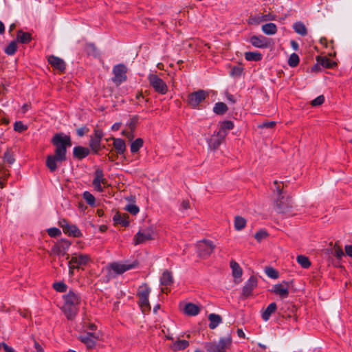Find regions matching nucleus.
<instances>
[{"instance_id":"nucleus-1","label":"nucleus","mask_w":352,"mask_h":352,"mask_svg":"<svg viewBox=\"0 0 352 352\" xmlns=\"http://www.w3.org/2000/svg\"><path fill=\"white\" fill-rule=\"evenodd\" d=\"M56 147L54 155H49L46 157V166L53 173L58 168V164L67 160V148L72 146L70 136L63 133H56L51 140Z\"/></svg>"},{"instance_id":"nucleus-2","label":"nucleus","mask_w":352,"mask_h":352,"mask_svg":"<svg viewBox=\"0 0 352 352\" xmlns=\"http://www.w3.org/2000/svg\"><path fill=\"white\" fill-rule=\"evenodd\" d=\"M63 300L62 311L68 320H73L78 311L81 298L79 294L70 290L63 296Z\"/></svg>"},{"instance_id":"nucleus-3","label":"nucleus","mask_w":352,"mask_h":352,"mask_svg":"<svg viewBox=\"0 0 352 352\" xmlns=\"http://www.w3.org/2000/svg\"><path fill=\"white\" fill-rule=\"evenodd\" d=\"M276 190L278 192V198L275 204V210L278 213L290 215L293 208V201L292 199L283 195L280 188V184L277 181L274 182Z\"/></svg>"},{"instance_id":"nucleus-4","label":"nucleus","mask_w":352,"mask_h":352,"mask_svg":"<svg viewBox=\"0 0 352 352\" xmlns=\"http://www.w3.org/2000/svg\"><path fill=\"white\" fill-rule=\"evenodd\" d=\"M138 265L137 261L132 263H121L113 262L107 266L108 279L115 278L118 275L122 274L125 272L135 268Z\"/></svg>"},{"instance_id":"nucleus-5","label":"nucleus","mask_w":352,"mask_h":352,"mask_svg":"<svg viewBox=\"0 0 352 352\" xmlns=\"http://www.w3.org/2000/svg\"><path fill=\"white\" fill-rule=\"evenodd\" d=\"M232 344L230 336L221 338L218 342H207L205 344L206 352H226Z\"/></svg>"},{"instance_id":"nucleus-6","label":"nucleus","mask_w":352,"mask_h":352,"mask_svg":"<svg viewBox=\"0 0 352 352\" xmlns=\"http://www.w3.org/2000/svg\"><path fill=\"white\" fill-rule=\"evenodd\" d=\"M151 289L149 287L144 284L140 286L138 291V296L139 298V305L143 312L148 311L151 309V306L148 302V296Z\"/></svg>"},{"instance_id":"nucleus-7","label":"nucleus","mask_w":352,"mask_h":352,"mask_svg":"<svg viewBox=\"0 0 352 352\" xmlns=\"http://www.w3.org/2000/svg\"><path fill=\"white\" fill-rule=\"evenodd\" d=\"M90 258L87 254H74L69 261L68 265L69 268V273L71 276L74 274V270L78 269L88 263Z\"/></svg>"},{"instance_id":"nucleus-8","label":"nucleus","mask_w":352,"mask_h":352,"mask_svg":"<svg viewBox=\"0 0 352 352\" xmlns=\"http://www.w3.org/2000/svg\"><path fill=\"white\" fill-rule=\"evenodd\" d=\"M150 85L154 90L161 94H165L168 91V87L165 82L157 75L151 74L148 76Z\"/></svg>"},{"instance_id":"nucleus-9","label":"nucleus","mask_w":352,"mask_h":352,"mask_svg":"<svg viewBox=\"0 0 352 352\" xmlns=\"http://www.w3.org/2000/svg\"><path fill=\"white\" fill-rule=\"evenodd\" d=\"M127 67L124 64H118L113 67V74L114 76L112 78L113 82L117 85H120L127 79Z\"/></svg>"},{"instance_id":"nucleus-10","label":"nucleus","mask_w":352,"mask_h":352,"mask_svg":"<svg viewBox=\"0 0 352 352\" xmlns=\"http://www.w3.org/2000/svg\"><path fill=\"white\" fill-rule=\"evenodd\" d=\"M197 248L199 256L207 258L212 253L215 245L210 241L203 240L197 243Z\"/></svg>"},{"instance_id":"nucleus-11","label":"nucleus","mask_w":352,"mask_h":352,"mask_svg":"<svg viewBox=\"0 0 352 352\" xmlns=\"http://www.w3.org/2000/svg\"><path fill=\"white\" fill-rule=\"evenodd\" d=\"M207 96L208 94L204 90L192 92L188 95V104L192 108H196L206 99Z\"/></svg>"},{"instance_id":"nucleus-12","label":"nucleus","mask_w":352,"mask_h":352,"mask_svg":"<svg viewBox=\"0 0 352 352\" xmlns=\"http://www.w3.org/2000/svg\"><path fill=\"white\" fill-rule=\"evenodd\" d=\"M92 184L94 189L98 192H102L104 191V188L102 186V184L104 186H107V180L104 177V173L102 169L98 168L95 171V177Z\"/></svg>"},{"instance_id":"nucleus-13","label":"nucleus","mask_w":352,"mask_h":352,"mask_svg":"<svg viewBox=\"0 0 352 352\" xmlns=\"http://www.w3.org/2000/svg\"><path fill=\"white\" fill-rule=\"evenodd\" d=\"M58 223L63 228V232L69 236L78 237L81 235L80 230L75 225L69 224L67 220L61 219Z\"/></svg>"},{"instance_id":"nucleus-14","label":"nucleus","mask_w":352,"mask_h":352,"mask_svg":"<svg viewBox=\"0 0 352 352\" xmlns=\"http://www.w3.org/2000/svg\"><path fill=\"white\" fill-rule=\"evenodd\" d=\"M226 135V132H224L222 130H219L217 134L212 135L208 141L209 147L212 149L217 148L224 140Z\"/></svg>"},{"instance_id":"nucleus-15","label":"nucleus","mask_w":352,"mask_h":352,"mask_svg":"<svg viewBox=\"0 0 352 352\" xmlns=\"http://www.w3.org/2000/svg\"><path fill=\"white\" fill-rule=\"evenodd\" d=\"M289 283L283 281L281 283L274 285L273 286L272 292L278 295L282 298H285L289 296Z\"/></svg>"},{"instance_id":"nucleus-16","label":"nucleus","mask_w":352,"mask_h":352,"mask_svg":"<svg viewBox=\"0 0 352 352\" xmlns=\"http://www.w3.org/2000/svg\"><path fill=\"white\" fill-rule=\"evenodd\" d=\"M316 60H317L318 65H314L312 67V71H314V72L318 71L319 65H322V67H324L325 68H329V69L334 68L337 65L336 62L330 60L329 58H328L326 56H318L316 58Z\"/></svg>"},{"instance_id":"nucleus-17","label":"nucleus","mask_w":352,"mask_h":352,"mask_svg":"<svg viewBox=\"0 0 352 352\" xmlns=\"http://www.w3.org/2000/svg\"><path fill=\"white\" fill-rule=\"evenodd\" d=\"M257 285V279L254 276H251L242 289V296L246 298L252 295L253 289Z\"/></svg>"},{"instance_id":"nucleus-18","label":"nucleus","mask_w":352,"mask_h":352,"mask_svg":"<svg viewBox=\"0 0 352 352\" xmlns=\"http://www.w3.org/2000/svg\"><path fill=\"white\" fill-rule=\"evenodd\" d=\"M80 340L84 343L88 349H92L96 345V340H98V336L94 333H87L79 337Z\"/></svg>"},{"instance_id":"nucleus-19","label":"nucleus","mask_w":352,"mask_h":352,"mask_svg":"<svg viewBox=\"0 0 352 352\" xmlns=\"http://www.w3.org/2000/svg\"><path fill=\"white\" fill-rule=\"evenodd\" d=\"M250 42L253 46L258 48H266L269 46L268 38L262 35L251 36Z\"/></svg>"},{"instance_id":"nucleus-20","label":"nucleus","mask_w":352,"mask_h":352,"mask_svg":"<svg viewBox=\"0 0 352 352\" xmlns=\"http://www.w3.org/2000/svg\"><path fill=\"white\" fill-rule=\"evenodd\" d=\"M49 63L55 69L58 70L60 72H63L65 70V61L54 55H51L47 58Z\"/></svg>"},{"instance_id":"nucleus-21","label":"nucleus","mask_w":352,"mask_h":352,"mask_svg":"<svg viewBox=\"0 0 352 352\" xmlns=\"http://www.w3.org/2000/svg\"><path fill=\"white\" fill-rule=\"evenodd\" d=\"M153 238L151 232L145 230L142 232L140 231L136 234V235L134 237L135 244L137 245L142 243L146 241L151 240Z\"/></svg>"},{"instance_id":"nucleus-22","label":"nucleus","mask_w":352,"mask_h":352,"mask_svg":"<svg viewBox=\"0 0 352 352\" xmlns=\"http://www.w3.org/2000/svg\"><path fill=\"white\" fill-rule=\"evenodd\" d=\"M128 219L129 215L126 213L121 214L120 212L116 213L113 218L115 224H120L124 227H126L129 226V221Z\"/></svg>"},{"instance_id":"nucleus-23","label":"nucleus","mask_w":352,"mask_h":352,"mask_svg":"<svg viewBox=\"0 0 352 352\" xmlns=\"http://www.w3.org/2000/svg\"><path fill=\"white\" fill-rule=\"evenodd\" d=\"M90 151L88 148L78 146L74 148V157L82 160L89 155Z\"/></svg>"},{"instance_id":"nucleus-24","label":"nucleus","mask_w":352,"mask_h":352,"mask_svg":"<svg viewBox=\"0 0 352 352\" xmlns=\"http://www.w3.org/2000/svg\"><path fill=\"white\" fill-rule=\"evenodd\" d=\"M89 146L92 152L95 154H99V152L102 149V148H105L104 146H101V140L95 138L91 136L90 138Z\"/></svg>"},{"instance_id":"nucleus-25","label":"nucleus","mask_w":352,"mask_h":352,"mask_svg":"<svg viewBox=\"0 0 352 352\" xmlns=\"http://www.w3.org/2000/svg\"><path fill=\"white\" fill-rule=\"evenodd\" d=\"M208 320L210 321L209 328L211 329H214L222 322V318L221 316L216 314H209Z\"/></svg>"},{"instance_id":"nucleus-26","label":"nucleus","mask_w":352,"mask_h":352,"mask_svg":"<svg viewBox=\"0 0 352 352\" xmlns=\"http://www.w3.org/2000/svg\"><path fill=\"white\" fill-rule=\"evenodd\" d=\"M113 140V147L118 154H123L126 151V144L124 141L120 138H111Z\"/></svg>"},{"instance_id":"nucleus-27","label":"nucleus","mask_w":352,"mask_h":352,"mask_svg":"<svg viewBox=\"0 0 352 352\" xmlns=\"http://www.w3.org/2000/svg\"><path fill=\"white\" fill-rule=\"evenodd\" d=\"M277 309L276 304L275 302L270 303L267 308L262 313V318L264 321H267L272 314H274Z\"/></svg>"},{"instance_id":"nucleus-28","label":"nucleus","mask_w":352,"mask_h":352,"mask_svg":"<svg viewBox=\"0 0 352 352\" xmlns=\"http://www.w3.org/2000/svg\"><path fill=\"white\" fill-rule=\"evenodd\" d=\"M189 346V342L185 340H177L170 345V348L174 351L184 350Z\"/></svg>"},{"instance_id":"nucleus-29","label":"nucleus","mask_w":352,"mask_h":352,"mask_svg":"<svg viewBox=\"0 0 352 352\" xmlns=\"http://www.w3.org/2000/svg\"><path fill=\"white\" fill-rule=\"evenodd\" d=\"M185 314L189 316H196L199 313V307L191 302L187 303L184 309Z\"/></svg>"},{"instance_id":"nucleus-30","label":"nucleus","mask_w":352,"mask_h":352,"mask_svg":"<svg viewBox=\"0 0 352 352\" xmlns=\"http://www.w3.org/2000/svg\"><path fill=\"white\" fill-rule=\"evenodd\" d=\"M173 282L172 274L168 270L164 271L160 278L161 285L163 286H168L170 285Z\"/></svg>"},{"instance_id":"nucleus-31","label":"nucleus","mask_w":352,"mask_h":352,"mask_svg":"<svg viewBox=\"0 0 352 352\" xmlns=\"http://www.w3.org/2000/svg\"><path fill=\"white\" fill-rule=\"evenodd\" d=\"M16 38L19 42L27 44L32 40V36L30 33L20 30L17 32Z\"/></svg>"},{"instance_id":"nucleus-32","label":"nucleus","mask_w":352,"mask_h":352,"mask_svg":"<svg viewBox=\"0 0 352 352\" xmlns=\"http://www.w3.org/2000/svg\"><path fill=\"white\" fill-rule=\"evenodd\" d=\"M262 31L267 35H273L276 33L277 27L273 23H266L262 25Z\"/></svg>"},{"instance_id":"nucleus-33","label":"nucleus","mask_w":352,"mask_h":352,"mask_svg":"<svg viewBox=\"0 0 352 352\" xmlns=\"http://www.w3.org/2000/svg\"><path fill=\"white\" fill-rule=\"evenodd\" d=\"M230 267L232 270V275L235 278H240L242 276V269L236 261L233 260L230 261Z\"/></svg>"},{"instance_id":"nucleus-34","label":"nucleus","mask_w":352,"mask_h":352,"mask_svg":"<svg viewBox=\"0 0 352 352\" xmlns=\"http://www.w3.org/2000/svg\"><path fill=\"white\" fill-rule=\"evenodd\" d=\"M262 54L258 52H248L245 53V58L248 61H259L262 59Z\"/></svg>"},{"instance_id":"nucleus-35","label":"nucleus","mask_w":352,"mask_h":352,"mask_svg":"<svg viewBox=\"0 0 352 352\" xmlns=\"http://www.w3.org/2000/svg\"><path fill=\"white\" fill-rule=\"evenodd\" d=\"M227 111V105L221 102H217L213 108V111L217 115H223Z\"/></svg>"},{"instance_id":"nucleus-36","label":"nucleus","mask_w":352,"mask_h":352,"mask_svg":"<svg viewBox=\"0 0 352 352\" xmlns=\"http://www.w3.org/2000/svg\"><path fill=\"white\" fill-rule=\"evenodd\" d=\"M294 30L295 32L301 36H305L307 34V28L305 25L301 23L298 22L294 24Z\"/></svg>"},{"instance_id":"nucleus-37","label":"nucleus","mask_w":352,"mask_h":352,"mask_svg":"<svg viewBox=\"0 0 352 352\" xmlns=\"http://www.w3.org/2000/svg\"><path fill=\"white\" fill-rule=\"evenodd\" d=\"M50 254L57 255V256H64L66 254L65 251V248L62 245H59L58 243L53 245L51 249Z\"/></svg>"},{"instance_id":"nucleus-38","label":"nucleus","mask_w":352,"mask_h":352,"mask_svg":"<svg viewBox=\"0 0 352 352\" xmlns=\"http://www.w3.org/2000/svg\"><path fill=\"white\" fill-rule=\"evenodd\" d=\"M143 143L144 141L142 138H137L131 144V152L133 153H137L143 146Z\"/></svg>"},{"instance_id":"nucleus-39","label":"nucleus","mask_w":352,"mask_h":352,"mask_svg":"<svg viewBox=\"0 0 352 352\" xmlns=\"http://www.w3.org/2000/svg\"><path fill=\"white\" fill-rule=\"evenodd\" d=\"M297 262L305 269L309 268L311 265V262L309 261L308 257L299 255L297 256Z\"/></svg>"},{"instance_id":"nucleus-40","label":"nucleus","mask_w":352,"mask_h":352,"mask_svg":"<svg viewBox=\"0 0 352 352\" xmlns=\"http://www.w3.org/2000/svg\"><path fill=\"white\" fill-rule=\"evenodd\" d=\"M246 225V220L239 216H236L234 219V228L237 230H241L245 228Z\"/></svg>"},{"instance_id":"nucleus-41","label":"nucleus","mask_w":352,"mask_h":352,"mask_svg":"<svg viewBox=\"0 0 352 352\" xmlns=\"http://www.w3.org/2000/svg\"><path fill=\"white\" fill-rule=\"evenodd\" d=\"M299 60L300 59L298 55L296 53H293L289 58L288 65L292 67H296L299 63Z\"/></svg>"},{"instance_id":"nucleus-42","label":"nucleus","mask_w":352,"mask_h":352,"mask_svg":"<svg viewBox=\"0 0 352 352\" xmlns=\"http://www.w3.org/2000/svg\"><path fill=\"white\" fill-rule=\"evenodd\" d=\"M17 49V45L15 41H12L6 48L5 52L8 55H13Z\"/></svg>"},{"instance_id":"nucleus-43","label":"nucleus","mask_w":352,"mask_h":352,"mask_svg":"<svg viewBox=\"0 0 352 352\" xmlns=\"http://www.w3.org/2000/svg\"><path fill=\"white\" fill-rule=\"evenodd\" d=\"M265 272L266 274L271 278L276 279L278 278V272L271 267H266Z\"/></svg>"},{"instance_id":"nucleus-44","label":"nucleus","mask_w":352,"mask_h":352,"mask_svg":"<svg viewBox=\"0 0 352 352\" xmlns=\"http://www.w3.org/2000/svg\"><path fill=\"white\" fill-rule=\"evenodd\" d=\"M53 288L58 292H65L67 290V286L63 282H56L53 284Z\"/></svg>"},{"instance_id":"nucleus-45","label":"nucleus","mask_w":352,"mask_h":352,"mask_svg":"<svg viewBox=\"0 0 352 352\" xmlns=\"http://www.w3.org/2000/svg\"><path fill=\"white\" fill-rule=\"evenodd\" d=\"M83 198L89 205L94 206L95 204V197L89 192H84Z\"/></svg>"},{"instance_id":"nucleus-46","label":"nucleus","mask_w":352,"mask_h":352,"mask_svg":"<svg viewBox=\"0 0 352 352\" xmlns=\"http://www.w3.org/2000/svg\"><path fill=\"white\" fill-rule=\"evenodd\" d=\"M233 127H234V124L232 121L226 120L221 123L219 130H222L224 132L227 133V131H226L227 130H230V129H233Z\"/></svg>"},{"instance_id":"nucleus-47","label":"nucleus","mask_w":352,"mask_h":352,"mask_svg":"<svg viewBox=\"0 0 352 352\" xmlns=\"http://www.w3.org/2000/svg\"><path fill=\"white\" fill-rule=\"evenodd\" d=\"M138 120H139V118L138 116H135L132 117L131 118H130L129 122L127 123V126H128L129 129H130L131 131H135L136 124L138 122Z\"/></svg>"},{"instance_id":"nucleus-48","label":"nucleus","mask_w":352,"mask_h":352,"mask_svg":"<svg viewBox=\"0 0 352 352\" xmlns=\"http://www.w3.org/2000/svg\"><path fill=\"white\" fill-rule=\"evenodd\" d=\"M124 209L127 212H129V213H131V214H133V215L137 214L140 211L139 208L136 205H134V204H128L125 206Z\"/></svg>"},{"instance_id":"nucleus-49","label":"nucleus","mask_w":352,"mask_h":352,"mask_svg":"<svg viewBox=\"0 0 352 352\" xmlns=\"http://www.w3.org/2000/svg\"><path fill=\"white\" fill-rule=\"evenodd\" d=\"M28 129V126L24 125L21 121H16L14 124V131L21 133L25 131Z\"/></svg>"},{"instance_id":"nucleus-50","label":"nucleus","mask_w":352,"mask_h":352,"mask_svg":"<svg viewBox=\"0 0 352 352\" xmlns=\"http://www.w3.org/2000/svg\"><path fill=\"white\" fill-rule=\"evenodd\" d=\"M86 50L89 54L93 55L94 56L98 55L96 47L93 43L87 44L86 46Z\"/></svg>"},{"instance_id":"nucleus-51","label":"nucleus","mask_w":352,"mask_h":352,"mask_svg":"<svg viewBox=\"0 0 352 352\" xmlns=\"http://www.w3.org/2000/svg\"><path fill=\"white\" fill-rule=\"evenodd\" d=\"M267 235L268 234L265 230H261L255 234L254 237L258 241L260 242L263 239H265Z\"/></svg>"},{"instance_id":"nucleus-52","label":"nucleus","mask_w":352,"mask_h":352,"mask_svg":"<svg viewBox=\"0 0 352 352\" xmlns=\"http://www.w3.org/2000/svg\"><path fill=\"white\" fill-rule=\"evenodd\" d=\"M243 72V68L241 67H233L230 71V76L233 77H239Z\"/></svg>"},{"instance_id":"nucleus-53","label":"nucleus","mask_w":352,"mask_h":352,"mask_svg":"<svg viewBox=\"0 0 352 352\" xmlns=\"http://www.w3.org/2000/svg\"><path fill=\"white\" fill-rule=\"evenodd\" d=\"M3 159L4 161L8 163L9 164H12L14 162V158L9 151H6L4 153Z\"/></svg>"},{"instance_id":"nucleus-54","label":"nucleus","mask_w":352,"mask_h":352,"mask_svg":"<svg viewBox=\"0 0 352 352\" xmlns=\"http://www.w3.org/2000/svg\"><path fill=\"white\" fill-rule=\"evenodd\" d=\"M47 233L51 237H55L60 235L61 232L56 228H51L47 230Z\"/></svg>"},{"instance_id":"nucleus-55","label":"nucleus","mask_w":352,"mask_h":352,"mask_svg":"<svg viewBox=\"0 0 352 352\" xmlns=\"http://www.w3.org/2000/svg\"><path fill=\"white\" fill-rule=\"evenodd\" d=\"M324 101V96L321 95L318 96L316 98L313 100L311 101V105L312 106H319L321 105Z\"/></svg>"},{"instance_id":"nucleus-56","label":"nucleus","mask_w":352,"mask_h":352,"mask_svg":"<svg viewBox=\"0 0 352 352\" xmlns=\"http://www.w3.org/2000/svg\"><path fill=\"white\" fill-rule=\"evenodd\" d=\"M134 131L131 130H123L122 134L124 135L129 141H131L134 138Z\"/></svg>"},{"instance_id":"nucleus-57","label":"nucleus","mask_w":352,"mask_h":352,"mask_svg":"<svg viewBox=\"0 0 352 352\" xmlns=\"http://www.w3.org/2000/svg\"><path fill=\"white\" fill-rule=\"evenodd\" d=\"M333 254L338 259L344 255L343 250L339 247L335 248Z\"/></svg>"},{"instance_id":"nucleus-58","label":"nucleus","mask_w":352,"mask_h":352,"mask_svg":"<svg viewBox=\"0 0 352 352\" xmlns=\"http://www.w3.org/2000/svg\"><path fill=\"white\" fill-rule=\"evenodd\" d=\"M89 131V129L86 126H82L77 129L76 133L78 136L82 137Z\"/></svg>"},{"instance_id":"nucleus-59","label":"nucleus","mask_w":352,"mask_h":352,"mask_svg":"<svg viewBox=\"0 0 352 352\" xmlns=\"http://www.w3.org/2000/svg\"><path fill=\"white\" fill-rule=\"evenodd\" d=\"M276 123L274 121L265 122L260 125L261 128H270L272 129L276 126Z\"/></svg>"},{"instance_id":"nucleus-60","label":"nucleus","mask_w":352,"mask_h":352,"mask_svg":"<svg viewBox=\"0 0 352 352\" xmlns=\"http://www.w3.org/2000/svg\"><path fill=\"white\" fill-rule=\"evenodd\" d=\"M104 135V133L101 129H94V134L91 137H94L97 139L102 140V137Z\"/></svg>"},{"instance_id":"nucleus-61","label":"nucleus","mask_w":352,"mask_h":352,"mask_svg":"<svg viewBox=\"0 0 352 352\" xmlns=\"http://www.w3.org/2000/svg\"><path fill=\"white\" fill-rule=\"evenodd\" d=\"M5 113L0 109V123L8 124L9 123V120L8 118H6Z\"/></svg>"},{"instance_id":"nucleus-62","label":"nucleus","mask_w":352,"mask_h":352,"mask_svg":"<svg viewBox=\"0 0 352 352\" xmlns=\"http://www.w3.org/2000/svg\"><path fill=\"white\" fill-rule=\"evenodd\" d=\"M260 18L261 22L271 21L274 19V16L271 14L261 15L260 16Z\"/></svg>"},{"instance_id":"nucleus-63","label":"nucleus","mask_w":352,"mask_h":352,"mask_svg":"<svg viewBox=\"0 0 352 352\" xmlns=\"http://www.w3.org/2000/svg\"><path fill=\"white\" fill-rule=\"evenodd\" d=\"M2 346L5 351V352H15L14 349L11 346H8L6 343H2Z\"/></svg>"},{"instance_id":"nucleus-64","label":"nucleus","mask_w":352,"mask_h":352,"mask_svg":"<svg viewBox=\"0 0 352 352\" xmlns=\"http://www.w3.org/2000/svg\"><path fill=\"white\" fill-rule=\"evenodd\" d=\"M345 252L348 256L352 257V245H346Z\"/></svg>"}]
</instances>
